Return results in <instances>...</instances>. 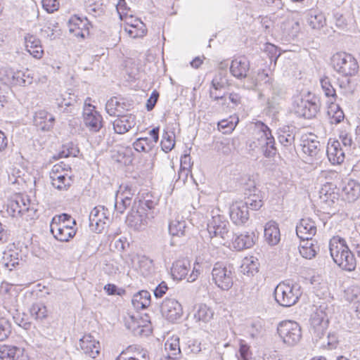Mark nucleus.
<instances>
[{"instance_id":"nucleus-45","label":"nucleus","mask_w":360,"mask_h":360,"mask_svg":"<svg viewBox=\"0 0 360 360\" xmlns=\"http://www.w3.org/2000/svg\"><path fill=\"white\" fill-rule=\"evenodd\" d=\"M165 349L167 352V356L176 357L181 353L179 338L176 336L169 338L165 343Z\"/></svg>"},{"instance_id":"nucleus-16","label":"nucleus","mask_w":360,"mask_h":360,"mask_svg":"<svg viewBox=\"0 0 360 360\" xmlns=\"http://www.w3.org/2000/svg\"><path fill=\"white\" fill-rule=\"evenodd\" d=\"M229 215L233 224L238 226L245 224L249 219V212L243 201H236L230 207Z\"/></svg>"},{"instance_id":"nucleus-18","label":"nucleus","mask_w":360,"mask_h":360,"mask_svg":"<svg viewBox=\"0 0 360 360\" xmlns=\"http://www.w3.org/2000/svg\"><path fill=\"white\" fill-rule=\"evenodd\" d=\"M79 349L84 354L95 359L100 352V343L91 334L84 335L79 342Z\"/></svg>"},{"instance_id":"nucleus-37","label":"nucleus","mask_w":360,"mask_h":360,"mask_svg":"<svg viewBox=\"0 0 360 360\" xmlns=\"http://www.w3.org/2000/svg\"><path fill=\"white\" fill-rule=\"evenodd\" d=\"M208 233L210 236L213 238L214 237H219L224 242L226 240H229L231 238V233L229 231V223L224 222L222 225H219L214 228L208 229Z\"/></svg>"},{"instance_id":"nucleus-56","label":"nucleus","mask_w":360,"mask_h":360,"mask_svg":"<svg viewBox=\"0 0 360 360\" xmlns=\"http://www.w3.org/2000/svg\"><path fill=\"white\" fill-rule=\"evenodd\" d=\"M224 222H228L226 220H225L224 217L219 214H214V211L212 210V219L208 221L207 229L211 228V226H214V228H216L219 225H222V223L224 224Z\"/></svg>"},{"instance_id":"nucleus-1","label":"nucleus","mask_w":360,"mask_h":360,"mask_svg":"<svg viewBox=\"0 0 360 360\" xmlns=\"http://www.w3.org/2000/svg\"><path fill=\"white\" fill-rule=\"evenodd\" d=\"M329 250L333 262L342 270L352 271L356 269V258L344 238L332 237L329 241Z\"/></svg>"},{"instance_id":"nucleus-35","label":"nucleus","mask_w":360,"mask_h":360,"mask_svg":"<svg viewBox=\"0 0 360 360\" xmlns=\"http://www.w3.org/2000/svg\"><path fill=\"white\" fill-rule=\"evenodd\" d=\"M196 322L208 323L214 316L213 309L205 304H200L196 307L193 314Z\"/></svg>"},{"instance_id":"nucleus-39","label":"nucleus","mask_w":360,"mask_h":360,"mask_svg":"<svg viewBox=\"0 0 360 360\" xmlns=\"http://www.w3.org/2000/svg\"><path fill=\"white\" fill-rule=\"evenodd\" d=\"M278 140L284 147H290L295 141V133L288 126L278 129Z\"/></svg>"},{"instance_id":"nucleus-60","label":"nucleus","mask_w":360,"mask_h":360,"mask_svg":"<svg viewBox=\"0 0 360 360\" xmlns=\"http://www.w3.org/2000/svg\"><path fill=\"white\" fill-rule=\"evenodd\" d=\"M188 348L190 349V352L193 354H198L202 352L204 349L202 347V344L197 340H190L187 342Z\"/></svg>"},{"instance_id":"nucleus-43","label":"nucleus","mask_w":360,"mask_h":360,"mask_svg":"<svg viewBox=\"0 0 360 360\" xmlns=\"http://www.w3.org/2000/svg\"><path fill=\"white\" fill-rule=\"evenodd\" d=\"M125 32L131 38H141L147 33L146 25L142 21H136V25L133 26H124Z\"/></svg>"},{"instance_id":"nucleus-44","label":"nucleus","mask_w":360,"mask_h":360,"mask_svg":"<svg viewBox=\"0 0 360 360\" xmlns=\"http://www.w3.org/2000/svg\"><path fill=\"white\" fill-rule=\"evenodd\" d=\"M124 105L117 98L113 97L107 101L105 110L109 115L118 117L124 110Z\"/></svg>"},{"instance_id":"nucleus-27","label":"nucleus","mask_w":360,"mask_h":360,"mask_svg":"<svg viewBox=\"0 0 360 360\" xmlns=\"http://www.w3.org/2000/svg\"><path fill=\"white\" fill-rule=\"evenodd\" d=\"M25 49L27 51L37 59L42 58L44 50L41 44V41L36 36L27 34L24 38Z\"/></svg>"},{"instance_id":"nucleus-28","label":"nucleus","mask_w":360,"mask_h":360,"mask_svg":"<svg viewBox=\"0 0 360 360\" xmlns=\"http://www.w3.org/2000/svg\"><path fill=\"white\" fill-rule=\"evenodd\" d=\"M115 360H149V356L147 350L139 346H130Z\"/></svg>"},{"instance_id":"nucleus-8","label":"nucleus","mask_w":360,"mask_h":360,"mask_svg":"<svg viewBox=\"0 0 360 360\" xmlns=\"http://www.w3.org/2000/svg\"><path fill=\"white\" fill-rule=\"evenodd\" d=\"M334 69L345 77L355 75L359 70L356 60L350 54L338 53L332 58Z\"/></svg>"},{"instance_id":"nucleus-15","label":"nucleus","mask_w":360,"mask_h":360,"mask_svg":"<svg viewBox=\"0 0 360 360\" xmlns=\"http://www.w3.org/2000/svg\"><path fill=\"white\" fill-rule=\"evenodd\" d=\"M153 219V213H147L146 215L141 213L138 209L132 210L127 217V223L135 230H143Z\"/></svg>"},{"instance_id":"nucleus-63","label":"nucleus","mask_w":360,"mask_h":360,"mask_svg":"<svg viewBox=\"0 0 360 360\" xmlns=\"http://www.w3.org/2000/svg\"><path fill=\"white\" fill-rule=\"evenodd\" d=\"M158 98H159V93L157 91L154 90L152 92L149 98L147 100L146 109L148 111H150L154 108V107L158 100Z\"/></svg>"},{"instance_id":"nucleus-14","label":"nucleus","mask_w":360,"mask_h":360,"mask_svg":"<svg viewBox=\"0 0 360 360\" xmlns=\"http://www.w3.org/2000/svg\"><path fill=\"white\" fill-rule=\"evenodd\" d=\"M162 315L169 321L174 322L179 319L183 314L180 303L173 298H166L160 306Z\"/></svg>"},{"instance_id":"nucleus-3","label":"nucleus","mask_w":360,"mask_h":360,"mask_svg":"<svg viewBox=\"0 0 360 360\" xmlns=\"http://www.w3.org/2000/svg\"><path fill=\"white\" fill-rule=\"evenodd\" d=\"M75 225V220L72 219L70 215L64 213L53 217L50 231L58 240L68 242L76 234V229L74 227Z\"/></svg>"},{"instance_id":"nucleus-62","label":"nucleus","mask_w":360,"mask_h":360,"mask_svg":"<svg viewBox=\"0 0 360 360\" xmlns=\"http://www.w3.org/2000/svg\"><path fill=\"white\" fill-rule=\"evenodd\" d=\"M131 322L127 323V328L133 331L135 334L141 335L143 332V328L141 326V325L138 323V321L134 320V316H131Z\"/></svg>"},{"instance_id":"nucleus-31","label":"nucleus","mask_w":360,"mask_h":360,"mask_svg":"<svg viewBox=\"0 0 360 360\" xmlns=\"http://www.w3.org/2000/svg\"><path fill=\"white\" fill-rule=\"evenodd\" d=\"M264 237L270 245H275L280 241L281 234L278 224L276 221L267 222L264 227Z\"/></svg>"},{"instance_id":"nucleus-12","label":"nucleus","mask_w":360,"mask_h":360,"mask_svg":"<svg viewBox=\"0 0 360 360\" xmlns=\"http://www.w3.org/2000/svg\"><path fill=\"white\" fill-rule=\"evenodd\" d=\"M110 221V213L103 206H96L90 212L89 227L94 232L101 233Z\"/></svg>"},{"instance_id":"nucleus-11","label":"nucleus","mask_w":360,"mask_h":360,"mask_svg":"<svg viewBox=\"0 0 360 360\" xmlns=\"http://www.w3.org/2000/svg\"><path fill=\"white\" fill-rule=\"evenodd\" d=\"M255 127L258 131V144L262 148L264 155L267 158L274 156L277 150L271 131L267 125L260 121L255 123Z\"/></svg>"},{"instance_id":"nucleus-29","label":"nucleus","mask_w":360,"mask_h":360,"mask_svg":"<svg viewBox=\"0 0 360 360\" xmlns=\"http://www.w3.org/2000/svg\"><path fill=\"white\" fill-rule=\"evenodd\" d=\"M245 195L243 203L245 204L248 209L258 210L262 207L263 197L257 188L254 187L252 190H249L248 193H245Z\"/></svg>"},{"instance_id":"nucleus-49","label":"nucleus","mask_w":360,"mask_h":360,"mask_svg":"<svg viewBox=\"0 0 360 360\" xmlns=\"http://www.w3.org/2000/svg\"><path fill=\"white\" fill-rule=\"evenodd\" d=\"M126 194L127 193H124L122 194V196H119V195H116L115 208L116 211L120 214H122L131 202V197L127 196Z\"/></svg>"},{"instance_id":"nucleus-48","label":"nucleus","mask_w":360,"mask_h":360,"mask_svg":"<svg viewBox=\"0 0 360 360\" xmlns=\"http://www.w3.org/2000/svg\"><path fill=\"white\" fill-rule=\"evenodd\" d=\"M157 205V202L150 199L143 198L142 200H139L138 210H140L141 213L145 214L146 215L147 213L152 212L153 213V219L155 217V208Z\"/></svg>"},{"instance_id":"nucleus-47","label":"nucleus","mask_w":360,"mask_h":360,"mask_svg":"<svg viewBox=\"0 0 360 360\" xmlns=\"http://www.w3.org/2000/svg\"><path fill=\"white\" fill-rule=\"evenodd\" d=\"M30 313L36 320L44 319L48 316L46 307L41 302L34 303L30 309Z\"/></svg>"},{"instance_id":"nucleus-32","label":"nucleus","mask_w":360,"mask_h":360,"mask_svg":"<svg viewBox=\"0 0 360 360\" xmlns=\"http://www.w3.org/2000/svg\"><path fill=\"white\" fill-rule=\"evenodd\" d=\"M342 195L349 202L356 200L360 196V184L349 179L342 188Z\"/></svg>"},{"instance_id":"nucleus-19","label":"nucleus","mask_w":360,"mask_h":360,"mask_svg":"<svg viewBox=\"0 0 360 360\" xmlns=\"http://www.w3.org/2000/svg\"><path fill=\"white\" fill-rule=\"evenodd\" d=\"M84 124L91 132H98L103 127V117L94 109H86L84 114Z\"/></svg>"},{"instance_id":"nucleus-17","label":"nucleus","mask_w":360,"mask_h":360,"mask_svg":"<svg viewBox=\"0 0 360 360\" xmlns=\"http://www.w3.org/2000/svg\"><path fill=\"white\" fill-rule=\"evenodd\" d=\"M229 86L227 74L225 72H218L212 80L210 89V97L214 101L222 100L225 98L224 94H217V91H221Z\"/></svg>"},{"instance_id":"nucleus-33","label":"nucleus","mask_w":360,"mask_h":360,"mask_svg":"<svg viewBox=\"0 0 360 360\" xmlns=\"http://www.w3.org/2000/svg\"><path fill=\"white\" fill-rule=\"evenodd\" d=\"M301 146L303 153L309 158V160L319 157L321 144L317 140L309 139L303 140Z\"/></svg>"},{"instance_id":"nucleus-53","label":"nucleus","mask_w":360,"mask_h":360,"mask_svg":"<svg viewBox=\"0 0 360 360\" xmlns=\"http://www.w3.org/2000/svg\"><path fill=\"white\" fill-rule=\"evenodd\" d=\"M319 250V247H311V246H304L300 245L299 251L300 255L306 259H311L315 257L317 251Z\"/></svg>"},{"instance_id":"nucleus-2","label":"nucleus","mask_w":360,"mask_h":360,"mask_svg":"<svg viewBox=\"0 0 360 360\" xmlns=\"http://www.w3.org/2000/svg\"><path fill=\"white\" fill-rule=\"evenodd\" d=\"M6 212L13 218H22L29 221L37 218V210L28 196L15 194L8 200Z\"/></svg>"},{"instance_id":"nucleus-6","label":"nucleus","mask_w":360,"mask_h":360,"mask_svg":"<svg viewBox=\"0 0 360 360\" xmlns=\"http://www.w3.org/2000/svg\"><path fill=\"white\" fill-rule=\"evenodd\" d=\"M277 331L283 343L288 346L297 344L302 338L301 327L294 321L285 320L280 322Z\"/></svg>"},{"instance_id":"nucleus-50","label":"nucleus","mask_w":360,"mask_h":360,"mask_svg":"<svg viewBox=\"0 0 360 360\" xmlns=\"http://www.w3.org/2000/svg\"><path fill=\"white\" fill-rule=\"evenodd\" d=\"M320 83L326 96L330 98L331 100H335L337 97L335 89L333 86L330 78L324 77L321 79Z\"/></svg>"},{"instance_id":"nucleus-51","label":"nucleus","mask_w":360,"mask_h":360,"mask_svg":"<svg viewBox=\"0 0 360 360\" xmlns=\"http://www.w3.org/2000/svg\"><path fill=\"white\" fill-rule=\"evenodd\" d=\"M174 145V134L172 132L169 134L167 131H164L161 141L162 150L166 153L169 152L173 149Z\"/></svg>"},{"instance_id":"nucleus-54","label":"nucleus","mask_w":360,"mask_h":360,"mask_svg":"<svg viewBox=\"0 0 360 360\" xmlns=\"http://www.w3.org/2000/svg\"><path fill=\"white\" fill-rule=\"evenodd\" d=\"M13 68L9 67L0 68V82L4 84H10Z\"/></svg>"},{"instance_id":"nucleus-30","label":"nucleus","mask_w":360,"mask_h":360,"mask_svg":"<svg viewBox=\"0 0 360 360\" xmlns=\"http://www.w3.org/2000/svg\"><path fill=\"white\" fill-rule=\"evenodd\" d=\"M255 237L254 233L249 232L236 235L233 238V245L237 250L250 248L255 244Z\"/></svg>"},{"instance_id":"nucleus-59","label":"nucleus","mask_w":360,"mask_h":360,"mask_svg":"<svg viewBox=\"0 0 360 360\" xmlns=\"http://www.w3.org/2000/svg\"><path fill=\"white\" fill-rule=\"evenodd\" d=\"M251 357L250 347L245 342H240L239 348L238 360H249Z\"/></svg>"},{"instance_id":"nucleus-26","label":"nucleus","mask_w":360,"mask_h":360,"mask_svg":"<svg viewBox=\"0 0 360 360\" xmlns=\"http://www.w3.org/2000/svg\"><path fill=\"white\" fill-rule=\"evenodd\" d=\"M34 122L41 131H48L53 129L55 117L46 110H39L35 112Z\"/></svg>"},{"instance_id":"nucleus-9","label":"nucleus","mask_w":360,"mask_h":360,"mask_svg":"<svg viewBox=\"0 0 360 360\" xmlns=\"http://www.w3.org/2000/svg\"><path fill=\"white\" fill-rule=\"evenodd\" d=\"M249 70L250 62L248 58L244 56L233 59L230 65L231 75L238 79L248 78V81L244 84V86L248 89H254L257 86V79H254L252 77H249L248 75Z\"/></svg>"},{"instance_id":"nucleus-55","label":"nucleus","mask_w":360,"mask_h":360,"mask_svg":"<svg viewBox=\"0 0 360 360\" xmlns=\"http://www.w3.org/2000/svg\"><path fill=\"white\" fill-rule=\"evenodd\" d=\"M349 242L351 247L356 250L358 256L360 257V233L357 231L352 233Z\"/></svg>"},{"instance_id":"nucleus-4","label":"nucleus","mask_w":360,"mask_h":360,"mask_svg":"<svg viewBox=\"0 0 360 360\" xmlns=\"http://www.w3.org/2000/svg\"><path fill=\"white\" fill-rule=\"evenodd\" d=\"M301 287L297 283H280L274 290L276 301L282 307H289L295 304L302 295Z\"/></svg>"},{"instance_id":"nucleus-57","label":"nucleus","mask_w":360,"mask_h":360,"mask_svg":"<svg viewBox=\"0 0 360 360\" xmlns=\"http://www.w3.org/2000/svg\"><path fill=\"white\" fill-rule=\"evenodd\" d=\"M41 3L43 8L49 13H53L59 8V2L58 0H42Z\"/></svg>"},{"instance_id":"nucleus-22","label":"nucleus","mask_w":360,"mask_h":360,"mask_svg":"<svg viewBox=\"0 0 360 360\" xmlns=\"http://www.w3.org/2000/svg\"><path fill=\"white\" fill-rule=\"evenodd\" d=\"M327 156L333 165H339L345 160V152L341 148V143L337 140L330 139L326 149Z\"/></svg>"},{"instance_id":"nucleus-36","label":"nucleus","mask_w":360,"mask_h":360,"mask_svg":"<svg viewBox=\"0 0 360 360\" xmlns=\"http://www.w3.org/2000/svg\"><path fill=\"white\" fill-rule=\"evenodd\" d=\"M134 307L136 309H143L150 304V294L147 290H141L136 293L131 300Z\"/></svg>"},{"instance_id":"nucleus-21","label":"nucleus","mask_w":360,"mask_h":360,"mask_svg":"<svg viewBox=\"0 0 360 360\" xmlns=\"http://www.w3.org/2000/svg\"><path fill=\"white\" fill-rule=\"evenodd\" d=\"M136 117L132 114L119 115L113 122V129L115 133L124 134L136 125Z\"/></svg>"},{"instance_id":"nucleus-7","label":"nucleus","mask_w":360,"mask_h":360,"mask_svg":"<svg viewBox=\"0 0 360 360\" xmlns=\"http://www.w3.org/2000/svg\"><path fill=\"white\" fill-rule=\"evenodd\" d=\"M234 271L231 266L216 263L212 271V279L222 290H229L233 284Z\"/></svg>"},{"instance_id":"nucleus-40","label":"nucleus","mask_w":360,"mask_h":360,"mask_svg":"<svg viewBox=\"0 0 360 360\" xmlns=\"http://www.w3.org/2000/svg\"><path fill=\"white\" fill-rule=\"evenodd\" d=\"M32 77L30 74L21 70H13L11 82L9 85L25 86L32 84Z\"/></svg>"},{"instance_id":"nucleus-42","label":"nucleus","mask_w":360,"mask_h":360,"mask_svg":"<svg viewBox=\"0 0 360 360\" xmlns=\"http://www.w3.org/2000/svg\"><path fill=\"white\" fill-rule=\"evenodd\" d=\"M186 228V221L182 218L179 219V217H176L175 219L172 220L169 224V231L173 237H181L185 236Z\"/></svg>"},{"instance_id":"nucleus-25","label":"nucleus","mask_w":360,"mask_h":360,"mask_svg":"<svg viewBox=\"0 0 360 360\" xmlns=\"http://www.w3.org/2000/svg\"><path fill=\"white\" fill-rule=\"evenodd\" d=\"M0 360H28L22 348L4 345L0 348Z\"/></svg>"},{"instance_id":"nucleus-52","label":"nucleus","mask_w":360,"mask_h":360,"mask_svg":"<svg viewBox=\"0 0 360 360\" xmlns=\"http://www.w3.org/2000/svg\"><path fill=\"white\" fill-rule=\"evenodd\" d=\"M11 333V323L5 318H0V342L6 340Z\"/></svg>"},{"instance_id":"nucleus-10","label":"nucleus","mask_w":360,"mask_h":360,"mask_svg":"<svg viewBox=\"0 0 360 360\" xmlns=\"http://www.w3.org/2000/svg\"><path fill=\"white\" fill-rule=\"evenodd\" d=\"M319 110L317 98L310 94L304 98L297 97L294 101L295 114L306 119L314 117Z\"/></svg>"},{"instance_id":"nucleus-38","label":"nucleus","mask_w":360,"mask_h":360,"mask_svg":"<svg viewBox=\"0 0 360 360\" xmlns=\"http://www.w3.org/2000/svg\"><path fill=\"white\" fill-rule=\"evenodd\" d=\"M138 268L139 272L144 276L148 277L154 273L153 261L145 255L137 257Z\"/></svg>"},{"instance_id":"nucleus-23","label":"nucleus","mask_w":360,"mask_h":360,"mask_svg":"<svg viewBox=\"0 0 360 360\" xmlns=\"http://www.w3.org/2000/svg\"><path fill=\"white\" fill-rule=\"evenodd\" d=\"M316 231V223L311 218L302 219L296 226V233L300 239H311Z\"/></svg>"},{"instance_id":"nucleus-41","label":"nucleus","mask_w":360,"mask_h":360,"mask_svg":"<svg viewBox=\"0 0 360 360\" xmlns=\"http://www.w3.org/2000/svg\"><path fill=\"white\" fill-rule=\"evenodd\" d=\"M323 13L317 10H311L307 14V22L313 29H320L326 25Z\"/></svg>"},{"instance_id":"nucleus-34","label":"nucleus","mask_w":360,"mask_h":360,"mask_svg":"<svg viewBox=\"0 0 360 360\" xmlns=\"http://www.w3.org/2000/svg\"><path fill=\"white\" fill-rule=\"evenodd\" d=\"M191 267V264L188 260H178L173 264L172 267V274L174 279L182 280L186 278Z\"/></svg>"},{"instance_id":"nucleus-24","label":"nucleus","mask_w":360,"mask_h":360,"mask_svg":"<svg viewBox=\"0 0 360 360\" xmlns=\"http://www.w3.org/2000/svg\"><path fill=\"white\" fill-rule=\"evenodd\" d=\"M76 103V96L71 94L65 93L64 94H60L56 98V104L59 112L61 113H73Z\"/></svg>"},{"instance_id":"nucleus-20","label":"nucleus","mask_w":360,"mask_h":360,"mask_svg":"<svg viewBox=\"0 0 360 360\" xmlns=\"http://www.w3.org/2000/svg\"><path fill=\"white\" fill-rule=\"evenodd\" d=\"M90 23L86 18H82L76 15L72 16L68 20L70 32L76 37L84 38L85 32L88 33Z\"/></svg>"},{"instance_id":"nucleus-61","label":"nucleus","mask_w":360,"mask_h":360,"mask_svg":"<svg viewBox=\"0 0 360 360\" xmlns=\"http://www.w3.org/2000/svg\"><path fill=\"white\" fill-rule=\"evenodd\" d=\"M218 127L220 129H224L223 133H229L231 132L234 128L236 127V124L233 123V122H229L228 120H223L218 122Z\"/></svg>"},{"instance_id":"nucleus-64","label":"nucleus","mask_w":360,"mask_h":360,"mask_svg":"<svg viewBox=\"0 0 360 360\" xmlns=\"http://www.w3.org/2000/svg\"><path fill=\"white\" fill-rule=\"evenodd\" d=\"M168 290L167 283L164 281L160 283L154 290V295L157 298L162 297Z\"/></svg>"},{"instance_id":"nucleus-13","label":"nucleus","mask_w":360,"mask_h":360,"mask_svg":"<svg viewBox=\"0 0 360 360\" xmlns=\"http://www.w3.org/2000/svg\"><path fill=\"white\" fill-rule=\"evenodd\" d=\"M311 332L317 339H321L328 327V318L322 309H316L311 316Z\"/></svg>"},{"instance_id":"nucleus-46","label":"nucleus","mask_w":360,"mask_h":360,"mask_svg":"<svg viewBox=\"0 0 360 360\" xmlns=\"http://www.w3.org/2000/svg\"><path fill=\"white\" fill-rule=\"evenodd\" d=\"M155 145L148 137L139 138L133 143V147L136 151L144 153L150 151Z\"/></svg>"},{"instance_id":"nucleus-5","label":"nucleus","mask_w":360,"mask_h":360,"mask_svg":"<svg viewBox=\"0 0 360 360\" xmlns=\"http://www.w3.org/2000/svg\"><path fill=\"white\" fill-rule=\"evenodd\" d=\"M71 167L60 162L53 166L50 172L52 186L59 191H67L73 183Z\"/></svg>"},{"instance_id":"nucleus-58","label":"nucleus","mask_w":360,"mask_h":360,"mask_svg":"<svg viewBox=\"0 0 360 360\" xmlns=\"http://www.w3.org/2000/svg\"><path fill=\"white\" fill-rule=\"evenodd\" d=\"M333 108H335L336 110L334 111V112L331 117V120H332L331 122H335L336 124L340 123L344 119V117H345L344 112L339 108L338 105H335V106L330 107V110L328 112L329 115H330L332 113V112L333 111Z\"/></svg>"}]
</instances>
